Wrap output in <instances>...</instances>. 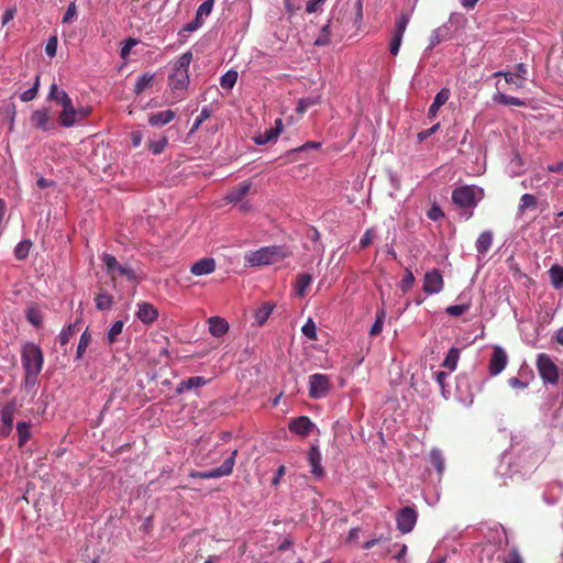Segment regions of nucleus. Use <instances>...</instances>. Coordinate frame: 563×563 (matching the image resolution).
Wrapping results in <instances>:
<instances>
[{
  "label": "nucleus",
  "instance_id": "nucleus-43",
  "mask_svg": "<svg viewBox=\"0 0 563 563\" xmlns=\"http://www.w3.org/2000/svg\"><path fill=\"white\" fill-rule=\"evenodd\" d=\"M26 319L27 321L35 325L41 327L43 323V314L36 307H29L26 310Z\"/></svg>",
  "mask_w": 563,
  "mask_h": 563
},
{
  "label": "nucleus",
  "instance_id": "nucleus-21",
  "mask_svg": "<svg viewBox=\"0 0 563 563\" xmlns=\"http://www.w3.org/2000/svg\"><path fill=\"white\" fill-rule=\"evenodd\" d=\"M169 87L174 90H185L189 84V75L187 73L173 69L168 76Z\"/></svg>",
  "mask_w": 563,
  "mask_h": 563
},
{
  "label": "nucleus",
  "instance_id": "nucleus-29",
  "mask_svg": "<svg viewBox=\"0 0 563 563\" xmlns=\"http://www.w3.org/2000/svg\"><path fill=\"white\" fill-rule=\"evenodd\" d=\"M450 38V29L448 25L443 24L435 30L432 31L430 36V47H434L443 41Z\"/></svg>",
  "mask_w": 563,
  "mask_h": 563
},
{
  "label": "nucleus",
  "instance_id": "nucleus-3",
  "mask_svg": "<svg viewBox=\"0 0 563 563\" xmlns=\"http://www.w3.org/2000/svg\"><path fill=\"white\" fill-rule=\"evenodd\" d=\"M290 255L285 246H266L245 256L250 266L271 265Z\"/></svg>",
  "mask_w": 563,
  "mask_h": 563
},
{
  "label": "nucleus",
  "instance_id": "nucleus-28",
  "mask_svg": "<svg viewBox=\"0 0 563 563\" xmlns=\"http://www.w3.org/2000/svg\"><path fill=\"white\" fill-rule=\"evenodd\" d=\"M312 282V276L308 273H301L297 276L295 283V290L298 297H305L307 294V289Z\"/></svg>",
  "mask_w": 563,
  "mask_h": 563
},
{
  "label": "nucleus",
  "instance_id": "nucleus-17",
  "mask_svg": "<svg viewBox=\"0 0 563 563\" xmlns=\"http://www.w3.org/2000/svg\"><path fill=\"white\" fill-rule=\"evenodd\" d=\"M18 401L15 398L5 402L1 409V421L3 426L7 428L8 433L12 430L13 427V416L18 410Z\"/></svg>",
  "mask_w": 563,
  "mask_h": 563
},
{
  "label": "nucleus",
  "instance_id": "nucleus-6",
  "mask_svg": "<svg viewBox=\"0 0 563 563\" xmlns=\"http://www.w3.org/2000/svg\"><path fill=\"white\" fill-rule=\"evenodd\" d=\"M236 455H238V450H233L231 452L230 456L222 463L221 466L210 470V471H207V472L191 471L189 473V476L192 478H202V479L229 476L233 472Z\"/></svg>",
  "mask_w": 563,
  "mask_h": 563
},
{
  "label": "nucleus",
  "instance_id": "nucleus-58",
  "mask_svg": "<svg viewBox=\"0 0 563 563\" xmlns=\"http://www.w3.org/2000/svg\"><path fill=\"white\" fill-rule=\"evenodd\" d=\"M503 563H523V560L517 549H511Z\"/></svg>",
  "mask_w": 563,
  "mask_h": 563
},
{
  "label": "nucleus",
  "instance_id": "nucleus-1",
  "mask_svg": "<svg viewBox=\"0 0 563 563\" xmlns=\"http://www.w3.org/2000/svg\"><path fill=\"white\" fill-rule=\"evenodd\" d=\"M22 365L25 372L24 375V389L30 393L33 391L37 376L41 373L44 364L43 352L38 345L34 343H26L21 351Z\"/></svg>",
  "mask_w": 563,
  "mask_h": 563
},
{
  "label": "nucleus",
  "instance_id": "nucleus-59",
  "mask_svg": "<svg viewBox=\"0 0 563 563\" xmlns=\"http://www.w3.org/2000/svg\"><path fill=\"white\" fill-rule=\"evenodd\" d=\"M77 15V7L75 4V2H71L68 8H67V11L65 12L64 16H63V23H70Z\"/></svg>",
  "mask_w": 563,
  "mask_h": 563
},
{
  "label": "nucleus",
  "instance_id": "nucleus-52",
  "mask_svg": "<svg viewBox=\"0 0 563 563\" xmlns=\"http://www.w3.org/2000/svg\"><path fill=\"white\" fill-rule=\"evenodd\" d=\"M496 76H504L505 77V80L506 82L508 84H514L516 85L518 88H521L523 86V81H525V78H518L515 74L512 73H503V71H498L495 74Z\"/></svg>",
  "mask_w": 563,
  "mask_h": 563
},
{
  "label": "nucleus",
  "instance_id": "nucleus-34",
  "mask_svg": "<svg viewBox=\"0 0 563 563\" xmlns=\"http://www.w3.org/2000/svg\"><path fill=\"white\" fill-rule=\"evenodd\" d=\"M538 207V200L537 197L531 194H525L520 198L519 203V212L523 213L526 210L531 209L534 210Z\"/></svg>",
  "mask_w": 563,
  "mask_h": 563
},
{
  "label": "nucleus",
  "instance_id": "nucleus-40",
  "mask_svg": "<svg viewBox=\"0 0 563 563\" xmlns=\"http://www.w3.org/2000/svg\"><path fill=\"white\" fill-rule=\"evenodd\" d=\"M124 323L121 320L115 321L107 333V340L109 344H114L118 341V336L122 333Z\"/></svg>",
  "mask_w": 563,
  "mask_h": 563
},
{
  "label": "nucleus",
  "instance_id": "nucleus-62",
  "mask_svg": "<svg viewBox=\"0 0 563 563\" xmlns=\"http://www.w3.org/2000/svg\"><path fill=\"white\" fill-rule=\"evenodd\" d=\"M136 40L135 38H129L126 40L124 46L121 48V57L122 58H125L129 54H130V51L131 48L136 45Z\"/></svg>",
  "mask_w": 563,
  "mask_h": 563
},
{
  "label": "nucleus",
  "instance_id": "nucleus-12",
  "mask_svg": "<svg viewBox=\"0 0 563 563\" xmlns=\"http://www.w3.org/2000/svg\"><path fill=\"white\" fill-rule=\"evenodd\" d=\"M508 357L504 349L495 346L493 350L492 357L489 360V373L492 375L500 374L506 367Z\"/></svg>",
  "mask_w": 563,
  "mask_h": 563
},
{
  "label": "nucleus",
  "instance_id": "nucleus-11",
  "mask_svg": "<svg viewBox=\"0 0 563 563\" xmlns=\"http://www.w3.org/2000/svg\"><path fill=\"white\" fill-rule=\"evenodd\" d=\"M443 286L444 280L439 269L434 268L424 274L422 289L426 294H438L443 289Z\"/></svg>",
  "mask_w": 563,
  "mask_h": 563
},
{
  "label": "nucleus",
  "instance_id": "nucleus-9",
  "mask_svg": "<svg viewBox=\"0 0 563 563\" xmlns=\"http://www.w3.org/2000/svg\"><path fill=\"white\" fill-rule=\"evenodd\" d=\"M418 519V512L413 507L406 506L396 514L397 529L406 534L413 530Z\"/></svg>",
  "mask_w": 563,
  "mask_h": 563
},
{
  "label": "nucleus",
  "instance_id": "nucleus-64",
  "mask_svg": "<svg viewBox=\"0 0 563 563\" xmlns=\"http://www.w3.org/2000/svg\"><path fill=\"white\" fill-rule=\"evenodd\" d=\"M508 384L512 387V388H520V389H523L527 387V384L521 382L518 377H511L508 379Z\"/></svg>",
  "mask_w": 563,
  "mask_h": 563
},
{
  "label": "nucleus",
  "instance_id": "nucleus-32",
  "mask_svg": "<svg viewBox=\"0 0 563 563\" xmlns=\"http://www.w3.org/2000/svg\"><path fill=\"white\" fill-rule=\"evenodd\" d=\"M278 136V129H267L263 133H258L253 137L255 144L264 145L268 142L276 140Z\"/></svg>",
  "mask_w": 563,
  "mask_h": 563
},
{
  "label": "nucleus",
  "instance_id": "nucleus-20",
  "mask_svg": "<svg viewBox=\"0 0 563 563\" xmlns=\"http://www.w3.org/2000/svg\"><path fill=\"white\" fill-rule=\"evenodd\" d=\"M136 316L139 320H141L143 323L148 324L157 319L158 312L152 303L142 302L139 305Z\"/></svg>",
  "mask_w": 563,
  "mask_h": 563
},
{
  "label": "nucleus",
  "instance_id": "nucleus-24",
  "mask_svg": "<svg viewBox=\"0 0 563 563\" xmlns=\"http://www.w3.org/2000/svg\"><path fill=\"white\" fill-rule=\"evenodd\" d=\"M450 90L448 88H442L434 97L433 102L431 103L428 115L429 118H434L438 114L439 109L449 100Z\"/></svg>",
  "mask_w": 563,
  "mask_h": 563
},
{
  "label": "nucleus",
  "instance_id": "nucleus-42",
  "mask_svg": "<svg viewBox=\"0 0 563 563\" xmlns=\"http://www.w3.org/2000/svg\"><path fill=\"white\" fill-rule=\"evenodd\" d=\"M319 103H320V97L301 98L300 100H298V103H297V107H296V111L298 113H303L309 108H311V107H313L316 104H319Z\"/></svg>",
  "mask_w": 563,
  "mask_h": 563
},
{
  "label": "nucleus",
  "instance_id": "nucleus-14",
  "mask_svg": "<svg viewBox=\"0 0 563 563\" xmlns=\"http://www.w3.org/2000/svg\"><path fill=\"white\" fill-rule=\"evenodd\" d=\"M31 124L42 131H48L52 129L53 123L51 121L49 117V110L47 108L35 110L31 118H30Z\"/></svg>",
  "mask_w": 563,
  "mask_h": 563
},
{
  "label": "nucleus",
  "instance_id": "nucleus-18",
  "mask_svg": "<svg viewBox=\"0 0 563 563\" xmlns=\"http://www.w3.org/2000/svg\"><path fill=\"white\" fill-rule=\"evenodd\" d=\"M216 269V261L212 257H205L194 263L190 267L191 274L203 276L213 273Z\"/></svg>",
  "mask_w": 563,
  "mask_h": 563
},
{
  "label": "nucleus",
  "instance_id": "nucleus-22",
  "mask_svg": "<svg viewBox=\"0 0 563 563\" xmlns=\"http://www.w3.org/2000/svg\"><path fill=\"white\" fill-rule=\"evenodd\" d=\"M208 325L209 332L216 338L224 335L229 330V323L221 317H210Z\"/></svg>",
  "mask_w": 563,
  "mask_h": 563
},
{
  "label": "nucleus",
  "instance_id": "nucleus-25",
  "mask_svg": "<svg viewBox=\"0 0 563 563\" xmlns=\"http://www.w3.org/2000/svg\"><path fill=\"white\" fill-rule=\"evenodd\" d=\"M208 383V380L202 376H192L188 379L181 380L176 387V393L178 395L189 390L191 388L202 387Z\"/></svg>",
  "mask_w": 563,
  "mask_h": 563
},
{
  "label": "nucleus",
  "instance_id": "nucleus-37",
  "mask_svg": "<svg viewBox=\"0 0 563 563\" xmlns=\"http://www.w3.org/2000/svg\"><path fill=\"white\" fill-rule=\"evenodd\" d=\"M494 100L504 106L523 107L526 104L523 100H521L517 97H511V96L505 95V93L496 95Z\"/></svg>",
  "mask_w": 563,
  "mask_h": 563
},
{
  "label": "nucleus",
  "instance_id": "nucleus-30",
  "mask_svg": "<svg viewBox=\"0 0 563 563\" xmlns=\"http://www.w3.org/2000/svg\"><path fill=\"white\" fill-rule=\"evenodd\" d=\"M550 280L551 285L555 289H561L563 287V266L561 265H553L549 269Z\"/></svg>",
  "mask_w": 563,
  "mask_h": 563
},
{
  "label": "nucleus",
  "instance_id": "nucleus-50",
  "mask_svg": "<svg viewBox=\"0 0 563 563\" xmlns=\"http://www.w3.org/2000/svg\"><path fill=\"white\" fill-rule=\"evenodd\" d=\"M415 283V276L410 269L406 268L405 275L400 282V289L402 292H407Z\"/></svg>",
  "mask_w": 563,
  "mask_h": 563
},
{
  "label": "nucleus",
  "instance_id": "nucleus-4",
  "mask_svg": "<svg viewBox=\"0 0 563 563\" xmlns=\"http://www.w3.org/2000/svg\"><path fill=\"white\" fill-rule=\"evenodd\" d=\"M483 197V189L476 186H460L452 191L453 203L462 209L474 208Z\"/></svg>",
  "mask_w": 563,
  "mask_h": 563
},
{
  "label": "nucleus",
  "instance_id": "nucleus-16",
  "mask_svg": "<svg viewBox=\"0 0 563 563\" xmlns=\"http://www.w3.org/2000/svg\"><path fill=\"white\" fill-rule=\"evenodd\" d=\"M252 181L245 180L236 185L235 187L231 188L225 200L228 202H240L251 190Z\"/></svg>",
  "mask_w": 563,
  "mask_h": 563
},
{
  "label": "nucleus",
  "instance_id": "nucleus-26",
  "mask_svg": "<svg viewBox=\"0 0 563 563\" xmlns=\"http://www.w3.org/2000/svg\"><path fill=\"white\" fill-rule=\"evenodd\" d=\"M96 308L100 311L110 310L113 306V296L104 291L102 288L99 289L95 298Z\"/></svg>",
  "mask_w": 563,
  "mask_h": 563
},
{
  "label": "nucleus",
  "instance_id": "nucleus-39",
  "mask_svg": "<svg viewBox=\"0 0 563 563\" xmlns=\"http://www.w3.org/2000/svg\"><path fill=\"white\" fill-rule=\"evenodd\" d=\"M192 59L191 52H186L175 62L173 69L188 74V68Z\"/></svg>",
  "mask_w": 563,
  "mask_h": 563
},
{
  "label": "nucleus",
  "instance_id": "nucleus-41",
  "mask_svg": "<svg viewBox=\"0 0 563 563\" xmlns=\"http://www.w3.org/2000/svg\"><path fill=\"white\" fill-rule=\"evenodd\" d=\"M385 317H386V312H385L384 309L377 310V312H376V320H375L374 324L372 325V328L369 330V335L371 336H376V335H378L382 332L383 325H384V321H385Z\"/></svg>",
  "mask_w": 563,
  "mask_h": 563
},
{
  "label": "nucleus",
  "instance_id": "nucleus-2",
  "mask_svg": "<svg viewBox=\"0 0 563 563\" xmlns=\"http://www.w3.org/2000/svg\"><path fill=\"white\" fill-rule=\"evenodd\" d=\"M47 99L62 106L63 110L59 114L60 125L69 128L76 123L77 110L75 109L70 97L65 90L58 89L55 82L49 87Z\"/></svg>",
  "mask_w": 563,
  "mask_h": 563
},
{
  "label": "nucleus",
  "instance_id": "nucleus-13",
  "mask_svg": "<svg viewBox=\"0 0 563 563\" xmlns=\"http://www.w3.org/2000/svg\"><path fill=\"white\" fill-rule=\"evenodd\" d=\"M307 461L311 466V473L316 478L324 476V470L321 465V453L318 445H311L307 453Z\"/></svg>",
  "mask_w": 563,
  "mask_h": 563
},
{
  "label": "nucleus",
  "instance_id": "nucleus-54",
  "mask_svg": "<svg viewBox=\"0 0 563 563\" xmlns=\"http://www.w3.org/2000/svg\"><path fill=\"white\" fill-rule=\"evenodd\" d=\"M212 8H213V4L210 3V1H205L202 2L198 10H197V14H196V18L199 20V21H202V18L203 16H208L211 11H212Z\"/></svg>",
  "mask_w": 563,
  "mask_h": 563
},
{
  "label": "nucleus",
  "instance_id": "nucleus-48",
  "mask_svg": "<svg viewBox=\"0 0 563 563\" xmlns=\"http://www.w3.org/2000/svg\"><path fill=\"white\" fill-rule=\"evenodd\" d=\"M76 333V323L69 324L58 335V340L62 346H66L73 335Z\"/></svg>",
  "mask_w": 563,
  "mask_h": 563
},
{
  "label": "nucleus",
  "instance_id": "nucleus-35",
  "mask_svg": "<svg viewBox=\"0 0 563 563\" xmlns=\"http://www.w3.org/2000/svg\"><path fill=\"white\" fill-rule=\"evenodd\" d=\"M430 462L437 470L438 474L442 475V473L444 472V457L440 450L433 449L430 452Z\"/></svg>",
  "mask_w": 563,
  "mask_h": 563
},
{
  "label": "nucleus",
  "instance_id": "nucleus-49",
  "mask_svg": "<svg viewBox=\"0 0 563 563\" xmlns=\"http://www.w3.org/2000/svg\"><path fill=\"white\" fill-rule=\"evenodd\" d=\"M301 332L310 340H317V327L312 319H309L301 328Z\"/></svg>",
  "mask_w": 563,
  "mask_h": 563
},
{
  "label": "nucleus",
  "instance_id": "nucleus-7",
  "mask_svg": "<svg viewBox=\"0 0 563 563\" xmlns=\"http://www.w3.org/2000/svg\"><path fill=\"white\" fill-rule=\"evenodd\" d=\"M409 21H410V14L405 11H402L395 21V29L391 33V38H390L389 46H388L389 53L393 56H397L400 51L402 37H404V34L406 32Z\"/></svg>",
  "mask_w": 563,
  "mask_h": 563
},
{
  "label": "nucleus",
  "instance_id": "nucleus-44",
  "mask_svg": "<svg viewBox=\"0 0 563 563\" xmlns=\"http://www.w3.org/2000/svg\"><path fill=\"white\" fill-rule=\"evenodd\" d=\"M91 342V334L88 329H86L79 340L77 352H76V358H81L85 351L87 350L88 345Z\"/></svg>",
  "mask_w": 563,
  "mask_h": 563
},
{
  "label": "nucleus",
  "instance_id": "nucleus-60",
  "mask_svg": "<svg viewBox=\"0 0 563 563\" xmlns=\"http://www.w3.org/2000/svg\"><path fill=\"white\" fill-rule=\"evenodd\" d=\"M428 218L433 221H438V220L444 218V212L442 211V209L439 206L433 205L428 211Z\"/></svg>",
  "mask_w": 563,
  "mask_h": 563
},
{
  "label": "nucleus",
  "instance_id": "nucleus-57",
  "mask_svg": "<svg viewBox=\"0 0 563 563\" xmlns=\"http://www.w3.org/2000/svg\"><path fill=\"white\" fill-rule=\"evenodd\" d=\"M58 40L57 36H51L45 46V53L49 57H54L57 51Z\"/></svg>",
  "mask_w": 563,
  "mask_h": 563
},
{
  "label": "nucleus",
  "instance_id": "nucleus-33",
  "mask_svg": "<svg viewBox=\"0 0 563 563\" xmlns=\"http://www.w3.org/2000/svg\"><path fill=\"white\" fill-rule=\"evenodd\" d=\"M459 358L460 350L456 347H451L442 363V366L449 368L450 371H454L457 366Z\"/></svg>",
  "mask_w": 563,
  "mask_h": 563
},
{
  "label": "nucleus",
  "instance_id": "nucleus-15",
  "mask_svg": "<svg viewBox=\"0 0 563 563\" xmlns=\"http://www.w3.org/2000/svg\"><path fill=\"white\" fill-rule=\"evenodd\" d=\"M313 428V423L306 416L295 418L289 423V430L296 434L307 437Z\"/></svg>",
  "mask_w": 563,
  "mask_h": 563
},
{
  "label": "nucleus",
  "instance_id": "nucleus-45",
  "mask_svg": "<svg viewBox=\"0 0 563 563\" xmlns=\"http://www.w3.org/2000/svg\"><path fill=\"white\" fill-rule=\"evenodd\" d=\"M16 431L19 435V446H23L31 438L30 424L26 422H19Z\"/></svg>",
  "mask_w": 563,
  "mask_h": 563
},
{
  "label": "nucleus",
  "instance_id": "nucleus-63",
  "mask_svg": "<svg viewBox=\"0 0 563 563\" xmlns=\"http://www.w3.org/2000/svg\"><path fill=\"white\" fill-rule=\"evenodd\" d=\"M435 380L440 385L442 389V394L444 395V386H445V379L448 377V374L445 372H437L435 374Z\"/></svg>",
  "mask_w": 563,
  "mask_h": 563
},
{
  "label": "nucleus",
  "instance_id": "nucleus-19",
  "mask_svg": "<svg viewBox=\"0 0 563 563\" xmlns=\"http://www.w3.org/2000/svg\"><path fill=\"white\" fill-rule=\"evenodd\" d=\"M339 25H340L339 20H336V21L329 20L328 23L324 26H322L319 35L314 40V45L316 46L329 45L332 31L336 30Z\"/></svg>",
  "mask_w": 563,
  "mask_h": 563
},
{
  "label": "nucleus",
  "instance_id": "nucleus-51",
  "mask_svg": "<svg viewBox=\"0 0 563 563\" xmlns=\"http://www.w3.org/2000/svg\"><path fill=\"white\" fill-rule=\"evenodd\" d=\"M470 307H471L470 303L454 305V306H449L445 309V311L451 317H460L463 313H465L466 311H468Z\"/></svg>",
  "mask_w": 563,
  "mask_h": 563
},
{
  "label": "nucleus",
  "instance_id": "nucleus-47",
  "mask_svg": "<svg viewBox=\"0 0 563 563\" xmlns=\"http://www.w3.org/2000/svg\"><path fill=\"white\" fill-rule=\"evenodd\" d=\"M238 80V73L234 70L227 71L220 79V86L223 89H231Z\"/></svg>",
  "mask_w": 563,
  "mask_h": 563
},
{
  "label": "nucleus",
  "instance_id": "nucleus-5",
  "mask_svg": "<svg viewBox=\"0 0 563 563\" xmlns=\"http://www.w3.org/2000/svg\"><path fill=\"white\" fill-rule=\"evenodd\" d=\"M101 261L104 264L107 274L110 276L112 282H115L118 277H124L126 280L133 283L137 282L135 272L131 267L120 264L115 256L104 253L101 256Z\"/></svg>",
  "mask_w": 563,
  "mask_h": 563
},
{
  "label": "nucleus",
  "instance_id": "nucleus-46",
  "mask_svg": "<svg viewBox=\"0 0 563 563\" xmlns=\"http://www.w3.org/2000/svg\"><path fill=\"white\" fill-rule=\"evenodd\" d=\"M38 88H40V75H36L33 87H31L30 89L25 90V91L20 96V99H21L23 102L32 101L33 99H35V98H36L37 92H38Z\"/></svg>",
  "mask_w": 563,
  "mask_h": 563
},
{
  "label": "nucleus",
  "instance_id": "nucleus-31",
  "mask_svg": "<svg viewBox=\"0 0 563 563\" xmlns=\"http://www.w3.org/2000/svg\"><path fill=\"white\" fill-rule=\"evenodd\" d=\"M154 80V74L145 73L141 75L134 86V92L141 95L143 91L148 89Z\"/></svg>",
  "mask_w": 563,
  "mask_h": 563
},
{
  "label": "nucleus",
  "instance_id": "nucleus-56",
  "mask_svg": "<svg viewBox=\"0 0 563 563\" xmlns=\"http://www.w3.org/2000/svg\"><path fill=\"white\" fill-rule=\"evenodd\" d=\"M166 145H167V139L166 137H162L158 141L151 142L148 144V147H150V150L152 151L153 154L158 155V154H161L164 151Z\"/></svg>",
  "mask_w": 563,
  "mask_h": 563
},
{
  "label": "nucleus",
  "instance_id": "nucleus-61",
  "mask_svg": "<svg viewBox=\"0 0 563 563\" xmlns=\"http://www.w3.org/2000/svg\"><path fill=\"white\" fill-rule=\"evenodd\" d=\"M440 128V123H437L434 124L433 126L427 129V130H423L421 132L418 133V140L419 141H424L427 140L429 136H431L433 133H435L438 131V129Z\"/></svg>",
  "mask_w": 563,
  "mask_h": 563
},
{
  "label": "nucleus",
  "instance_id": "nucleus-38",
  "mask_svg": "<svg viewBox=\"0 0 563 563\" xmlns=\"http://www.w3.org/2000/svg\"><path fill=\"white\" fill-rule=\"evenodd\" d=\"M32 242L30 240H22L14 249V256L19 261H23L29 256Z\"/></svg>",
  "mask_w": 563,
  "mask_h": 563
},
{
  "label": "nucleus",
  "instance_id": "nucleus-8",
  "mask_svg": "<svg viewBox=\"0 0 563 563\" xmlns=\"http://www.w3.org/2000/svg\"><path fill=\"white\" fill-rule=\"evenodd\" d=\"M537 367L542 379L550 384L559 380V368L548 354L541 353L537 358Z\"/></svg>",
  "mask_w": 563,
  "mask_h": 563
},
{
  "label": "nucleus",
  "instance_id": "nucleus-27",
  "mask_svg": "<svg viewBox=\"0 0 563 563\" xmlns=\"http://www.w3.org/2000/svg\"><path fill=\"white\" fill-rule=\"evenodd\" d=\"M493 245V232L487 230L479 234L476 240L475 246L479 254H486Z\"/></svg>",
  "mask_w": 563,
  "mask_h": 563
},
{
  "label": "nucleus",
  "instance_id": "nucleus-23",
  "mask_svg": "<svg viewBox=\"0 0 563 563\" xmlns=\"http://www.w3.org/2000/svg\"><path fill=\"white\" fill-rule=\"evenodd\" d=\"M176 118V112L173 110H164L151 114L148 123L152 126H163L172 122Z\"/></svg>",
  "mask_w": 563,
  "mask_h": 563
},
{
  "label": "nucleus",
  "instance_id": "nucleus-55",
  "mask_svg": "<svg viewBox=\"0 0 563 563\" xmlns=\"http://www.w3.org/2000/svg\"><path fill=\"white\" fill-rule=\"evenodd\" d=\"M209 117H210V110L208 108H202L199 115L196 118V120L190 129V133H194L196 130H198L200 124L203 121H206Z\"/></svg>",
  "mask_w": 563,
  "mask_h": 563
},
{
  "label": "nucleus",
  "instance_id": "nucleus-36",
  "mask_svg": "<svg viewBox=\"0 0 563 563\" xmlns=\"http://www.w3.org/2000/svg\"><path fill=\"white\" fill-rule=\"evenodd\" d=\"M273 311V306L269 305L268 302L266 303H263L256 311H255V314H254V318L257 322L258 325H263L265 323V321L268 319V317L271 316Z\"/></svg>",
  "mask_w": 563,
  "mask_h": 563
},
{
  "label": "nucleus",
  "instance_id": "nucleus-10",
  "mask_svg": "<svg viewBox=\"0 0 563 563\" xmlns=\"http://www.w3.org/2000/svg\"><path fill=\"white\" fill-rule=\"evenodd\" d=\"M330 390V379L323 374L309 376V396L313 399L323 398Z\"/></svg>",
  "mask_w": 563,
  "mask_h": 563
},
{
  "label": "nucleus",
  "instance_id": "nucleus-53",
  "mask_svg": "<svg viewBox=\"0 0 563 563\" xmlns=\"http://www.w3.org/2000/svg\"><path fill=\"white\" fill-rule=\"evenodd\" d=\"M375 238V230L374 229H367L364 234L362 235L360 240V247L366 249L369 246Z\"/></svg>",
  "mask_w": 563,
  "mask_h": 563
}]
</instances>
